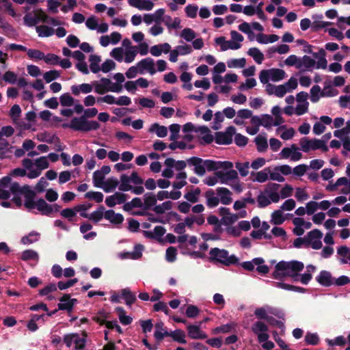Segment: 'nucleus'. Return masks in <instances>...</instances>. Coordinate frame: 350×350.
Returning <instances> with one entry per match:
<instances>
[{
  "instance_id": "obj_1",
  "label": "nucleus",
  "mask_w": 350,
  "mask_h": 350,
  "mask_svg": "<svg viewBox=\"0 0 350 350\" xmlns=\"http://www.w3.org/2000/svg\"><path fill=\"white\" fill-rule=\"evenodd\" d=\"M304 268L302 262L298 260L280 261L275 266V271L272 273L274 279L280 280L285 277H291L294 281L297 280L298 272L301 271Z\"/></svg>"
},
{
  "instance_id": "obj_2",
  "label": "nucleus",
  "mask_w": 350,
  "mask_h": 350,
  "mask_svg": "<svg viewBox=\"0 0 350 350\" xmlns=\"http://www.w3.org/2000/svg\"><path fill=\"white\" fill-rule=\"evenodd\" d=\"M22 194L25 196L24 205L27 209L36 208L43 215L50 216L53 213V208L44 199L40 198L34 201L36 192L31 189L29 185L23 186Z\"/></svg>"
},
{
  "instance_id": "obj_3",
  "label": "nucleus",
  "mask_w": 350,
  "mask_h": 350,
  "mask_svg": "<svg viewBox=\"0 0 350 350\" xmlns=\"http://www.w3.org/2000/svg\"><path fill=\"white\" fill-rule=\"evenodd\" d=\"M209 254V260L212 262H219L225 266H230L239 262V258L234 254L229 256L228 251L225 249L211 248Z\"/></svg>"
},
{
  "instance_id": "obj_4",
  "label": "nucleus",
  "mask_w": 350,
  "mask_h": 350,
  "mask_svg": "<svg viewBox=\"0 0 350 350\" xmlns=\"http://www.w3.org/2000/svg\"><path fill=\"white\" fill-rule=\"evenodd\" d=\"M98 113L96 108H90L84 110V113L81 116L77 118L75 120H79L83 132H88L90 131H96L100 128V124L96 120H88L87 118H94Z\"/></svg>"
},
{
  "instance_id": "obj_5",
  "label": "nucleus",
  "mask_w": 350,
  "mask_h": 350,
  "mask_svg": "<svg viewBox=\"0 0 350 350\" xmlns=\"http://www.w3.org/2000/svg\"><path fill=\"white\" fill-rule=\"evenodd\" d=\"M236 129L233 126H228L224 132H216L215 142L219 145H229L232 143V137L235 134Z\"/></svg>"
},
{
  "instance_id": "obj_6",
  "label": "nucleus",
  "mask_w": 350,
  "mask_h": 350,
  "mask_svg": "<svg viewBox=\"0 0 350 350\" xmlns=\"http://www.w3.org/2000/svg\"><path fill=\"white\" fill-rule=\"evenodd\" d=\"M251 330L257 336L258 341L260 343L267 341L269 338V335L267 334L269 327L261 321H257L254 323L251 327Z\"/></svg>"
},
{
  "instance_id": "obj_7",
  "label": "nucleus",
  "mask_w": 350,
  "mask_h": 350,
  "mask_svg": "<svg viewBox=\"0 0 350 350\" xmlns=\"http://www.w3.org/2000/svg\"><path fill=\"white\" fill-rule=\"evenodd\" d=\"M280 187V185L278 183H269L264 190V193L266 194L271 200L277 203L280 200V194L278 193V190Z\"/></svg>"
},
{
  "instance_id": "obj_8",
  "label": "nucleus",
  "mask_w": 350,
  "mask_h": 350,
  "mask_svg": "<svg viewBox=\"0 0 350 350\" xmlns=\"http://www.w3.org/2000/svg\"><path fill=\"white\" fill-rule=\"evenodd\" d=\"M187 330L189 337L191 339L202 340L207 338V334L200 329L199 325L189 324L187 326Z\"/></svg>"
},
{
  "instance_id": "obj_9",
  "label": "nucleus",
  "mask_w": 350,
  "mask_h": 350,
  "mask_svg": "<svg viewBox=\"0 0 350 350\" xmlns=\"http://www.w3.org/2000/svg\"><path fill=\"white\" fill-rule=\"evenodd\" d=\"M105 208L103 206H100L97 210L92 212L91 214H88L85 212H82L80 213V216L83 218H87L94 223H98L100 221L103 217H105Z\"/></svg>"
},
{
  "instance_id": "obj_10",
  "label": "nucleus",
  "mask_w": 350,
  "mask_h": 350,
  "mask_svg": "<svg viewBox=\"0 0 350 350\" xmlns=\"http://www.w3.org/2000/svg\"><path fill=\"white\" fill-rule=\"evenodd\" d=\"M187 163L190 165L194 166V172L198 174V176H203L205 172V166L203 163V159L197 157H192L187 159Z\"/></svg>"
},
{
  "instance_id": "obj_11",
  "label": "nucleus",
  "mask_w": 350,
  "mask_h": 350,
  "mask_svg": "<svg viewBox=\"0 0 350 350\" xmlns=\"http://www.w3.org/2000/svg\"><path fill=\"white\" fill-rule=\"evenodd\" d=\"M137 66L139 68V72L141 74L144 73V70H148L150 75H154L156 72L154 60L150 57H147L139 61L137 64Z\"/></svg>"
},
{
  "instance_id": "obj_12",
  "label": "nucleus",
  "mask_w": 350,
  "mask_h": 350,
  "mask_svg": "<svg viewBox=\"0 0 350 350\" xmlns=\"http://www.w3.org/2000/svg\"><path fill=\"white\" fill-rule=\"evenodd\" d=\"M333 280L331 273L325 270L321 271L319 275L316 277L317 282L326 287L334 284Z\"/></svg>"
},
{
  "instance_id": "obj_13",
  "label": "nucleus",
  "mask_w": 350,
  "mask_h": 350,
  "mask_svg": "<svg viewBox=\"0 0 350 350\" xmlns=\"http://www.w3.org/2000/svg\"><path fill=\"white\" fill-rule=\"evenodd\" d=\"M215 174L220 180L221 183H227L228 180H234L238 177V174L234 170H230L226 172L217 171Z\"/></svg>"
},
{
  "instance_id": "obj_14",
  "label": "nucleus",
  "mask_w": 350,
  "mask_h": 350,
  "mask_svg": "<svg viewBox=\"0 0 350 350\" xmlns=\"http://www.w3.org/2000/svg\"><path fill=\"white\" fill-rule=\"evenodd\" d=\"M165 232L166 230L164 227L157 226L154 227V232L144 230L142 233L146 238L160 241Z\"/></svg>"
},
{
  "instance_id": "obj_15",
  "label": "nucleus",
  "mask_w": 350,
  "mask_h": 350,
  "mask_svg": "<svg viewBox=\"0 0 350 350\" xmlns=\"http://www.w3.org/2000/svg\"><path fill=\"white\" fill-rule=\"evenodd\" d=\"M319 143V139L315 138L308 139L307 137H303L300 140L301 148L305 152H307L310 150H318V147H317L316 145H318Z\"/></svg>"
},
{
  "instance_id": "obj_16",
  "label": "nucleus",
  "mask_w": 350,
  "mask_h": 350,
  "mask_svg": "<svg viewBox=\"0 0 350 350\" xmlns=\"http://www.w3.org/2000/svg\"><path fill=\"white\" fill-rule=\"evenodd\" d=\"M101 83L94 81L93 85L95 88V92L99 94H104L109 92V85L111 84V81L109 79L103 77L100 79Z\"/></svg>"
},
{
  "instance_id": "obj_17",
  "label": "nucleus",
  "mask_w": 350,
  "mask_h": 350,
  "mask_svg": "<svg viewBox=\"0 0 350 350\" xmlns=\"http://www.w3.org/2000/svg\"><path fill=\"white\" fill-rule=\"evenodd\" d=\"M130 5L139 10H151L154 3L150 0H128Z\"/></svg>"
},
{
  "instance_id": "obj_18",
  "label": "nucleus",
  "mask_w": 350,
  "mask_h": 350,
  "mask_svg": "<svg viewBox=\"0 0 350 350\" xmlns=\"http://www.w3.org/2000/svg\"><path fill=\"white\" fill-rule=\"evenodd\" d=\"M105 218L115 225L121 224L124 221V217L121 213H116L112 209L105 212Z\"/></svg>"
},
{
  "instance_id": "obj_19",
  "label": "nucleus",
  "mask_w": 350,
  "mask_h": 350,
  "mask_svg": "<svg viewBox=\"0 0 350 350\" xmlns=\"http://www.w3.org/2000/svg\"><path fill=\"white\" fill-rule=\"evenodd\" d=\"M216 191L217 195L220 196V202L223 204L228 205L232 202V192L228 189L226 187H218Z\"/></svg>"
},
{
  "instance_id": "obj_20",
  "label": "nucleus",
  "mask_w": 350,
  "mask_h": 350,
  "mask_svg": "<svg viewBox=\"0 0 350 350\" xmlns=\"http://www.w3.org/2000/svg\"><path fill=\"white\" fill-rule=\"evenodd\" d=\"M156 195L152 192H148L144 196V209L150 210L157 204Z\"/></svg>"
},
{
  "instance_id": "obj_21",
  "label": "nucleus",
  "mask_w": 350,
  "mask_h": 350,
  "mask_svg": "<svg viewBox=\"0 0 350 350\" xmlns=\"http://www.w3.org/2000/svg\"><path fill=\"white\" fill-rule=\"evenodd\" d=\"M72 93L75 96H78L81 92L88 94L92 91V85L89 83H82L79 85H73L70 88Z\"/></svg>"
},
{
  "instance_id": "obj_22",
  "label": "nucleus",
  "mask_w": 350,
  "mask_h": 350,
  "mask_svg": "<svg viewBox=\"0 0 350 350\" xmlns=\"http://www.w3.org/2000/svg\"><path fill=\"white\" fill-rule=\"evenodd\" d=\"M206 198V204L209 208L216 207L219 203L218 197L215 196V191L213 189H208L205 193Z\"/></svg>"
},
{
  "instance_id": "obj_23",
  "label": "nucleus",
  "mask_w": 350,
  "mask_h": 350,
  "mask_svg": "<svg viewBox=\"0 0 350 350\" xmlns=\"http://www.w3.org/2000/svg\"><path fill=\"white\" fill-rule=\"evenodd\" d=\"M121 295L125 299L126 304L129 306L137 300L135 294L131 292L129 288L122 289Z\"/></svg>"
},
{
  "instance_id": "obj_24",
  "label": "nucleus",
  "mask_w": 350,
  "mask_h": 350,
  "mask_svg": "<svg viewBox=\"0 0 350 350\" xmlns=\"http://www.w3.org/2000/svg\"><path fill=\"white\" fill-rule=\"evenodd\" d=\"M115 310L118 312L120 321L122 325H128L132 323V317L126 315V312L122 307L118 306L115 308Z\"/></svg>"
},
{
  "instance_id": "obj_25",
  "label": "nucleus",
  "mask_w": 350,
  "mask_h": 350,
  "mask_svg": "<svg viewBox=\"0 0 350 350\" xmlns=\"http://www.w3.org/2000/svg\"><path fill=\"white\" fill-rule=\"evenodd\" d=\"M101 61L100 56L98 55H91L89 57L90 69L93 73H98L100 70L99 63Z\"/></svg>"
},
{
  "instance_id": "obj_26",
  "label": "nucleus",
  "mask_w": 350,
  "mask_h": 350,
  "mask_svg": "<svg viewBox=\"0 0 350 350\" xmlns=\"http://www.w3.org/2000/svg\"><path fill=\"white\" fill-rule=\"evenodd\" d=\"M118 185V180L116 178L111 177L104 182L101 188H103L106 193H109L115 189Z\"/></svg>"
},
{
  "instance_id": "obj_27",
  "label": "nucleus",
  "mask_w": 350,
  "mask_h": 350,
  "mask_svg": "<svg viewBox=\"0 0 350 350\" xmlns=\"http://www.w3.org/2000/svg\"><path fill=\"white\" fill-rule=\"evenodd\" d=\"M256 145L257 150L259 152H263L267 150L268 148V143L267 138L261 135H258L254 139Z\"/></svg>"
},
{
  "instance_id": "obj_28",
  "label": "nucleus",
  "mask_w": 350,
  "mask_h": 350,
  "mask_svg": "<svg viewBox=\"0 0 350 350\" xmlns=\"http://www.w3.org/2000/svg\"><path fill=\"white\" fill-rule=\"evenodd\" d=\"M247 54L252 57L258 64H262L264 60V55L258 48H250L247 51Z\"/></svg>"
},
{
  "instance_id": "obj_29",
  "label": "nucleus",
  "mask_w": 350,
  "mask_h": 350,
  "mask_svg": "<svg viewBox=\"0 0 350 350\" xmlns=\"http://www.w3.org/2000/svg\"><path fill=\"white\" fill-rule=\"evenodd\" d=\"M150 132H155L159 137H164L167 135V129L165 126H161L158 123L152 124Z\"/></svg>"
},
{
  "instance_id": "obj_30",
  "label": "nucleus",
  "mask_w": 350,
  "mask_h": 350,
  "mask_svg": "<svg viewBox=\"0 0 350 350\" xmlns=\"http://www.w3.org/2000/svg\"><path fill=\"white\" fill-rule=\"evenodd\" d=\"M285 221V217L283 215L282 211L276 210L271 213V223L274 225H281Z\"/></svg>"
},
{
  "instance_id": "obj_31",
  "label": "nucleus",
  "mask_w": 350,
  "mask_h": 350,
  "mask_svg": "<svg viewBox=\"0 0 350 350\" xmlns=\"http://www.w3.org/2000/svg\"><path fill=\"white\" fill-rule=\"evenodd\" d=\"M120 185L119 186V190L122 191H128L132 189V186L129 184L131 180L130 176L126 174H122L120 176Z\"/></svg>"
},
{
  "instance_id": "obj_32",
  "label": "nucleus",
  "mask_w": 350,
  "mask_h": 350,
  "mask_svg": "<svg viewBox=\"0 0 350 350\" xmlns=\"http://www.w3.org/2000/svg\"><path fill=\"white\" fill-rule=\"evenodd\" d=\"M36 31L40 37H49L54 33V29L46 25L36 27Z\"/></svg>"
},
{
  "instance_id": "obj_33",
  "label": "nucleus",
  "mask_w": 350,
  "mask_h": 350,
  "mask_svg": "<svg viewBox=\"0 0 350 350\" xmlns=\"http://www.w3.org/2000/svg\"><path fill=\"white\" fill-rule=\"evenodd\" d=\"M171 337L173 340L178 342L180 344H186L187 340H185V333L183 330L178 329L172 332Z\"/></svg>"
},
{
  "instance_id": "obj_34",
  "label": "nucleus",
  "mask_w": 350,
  "mask_h": 350,
  "mask_svg": "<svg viewBox=\"0 0 350 350\" xmlns=\"http://www.w3.org/2000/svg\"><path fill=\"white\" fill-rule=\"evenodd\" d=\"M271 79L273 81H279L283 79L285 77V72L279 68L270 69Z\"/></svg>"
},
{
  "instance_id": "obj_35",
  "label": "nucleus",
  "mask_w": 350,
  "mask_h": 350,
  "mask_svg": "<svg viewBox=\"0 0 350 350\" xmlns=\"http://www.w3.org/2000/svg\"><path fill=\"white\" fill-rule=\"evenodd\" d=\"M59 101L63 107H71L74 105L75 99L69 93H64L59 97Z\"/></svg>"
},
{
  "instance_id": "obj_36",
  "label": "nucleus",
  "mask_w": 350,
  "mask_h": 350,
  "mask_svg": "<svg viewBox=\"0 0 350 350\" xmlns=\"http://www.w3.org/2000/svg\"><path fill=\"white\" fill-rule=\"evenodd\" d=\"M268 174H270V168L266 167L263 170L258 172L256 174V178L254 179V181H256L258 183H265L268 179Z\"/></svg>"
},
{
  "instance_id": "obj_37",
  "label": "nucleus",
  "mask_w": 350,
  "mask_h": 350,
  "mask_svg": "<svg viewBox=\"0 0 350 350\" xmlns=\"http://www.w3.org/2000/svg\"><path fill=\"white\" fill-rule=\"evenodd\" d=\"M286 65L289 66H295L297 68L302 66L301 61L295 55H289L284 61Z\"/></svg>"
},
{
  "instance_id": "obj_38",
  "label": "nucleus",
  "mask_w": 350,
  "mask_h": 350,
  "mask_svg": "<svg viewBox=\"0 0 350 350\" xmlns=\"http://www.w3.org/2000/svg\"><path fill=\"white\" fill-rule=\"evenodd\" d=\"M103 197H104L103 194L99 191H90L87 192L85 194V198L90 199V200H94L97 203H100V202H103Z\"/></svg>"
},
{
  "instance_id": "obj_39",
  "label": "nucleus",
  "mask_w": 350,
  "mask_h": 350,
  "mask_svg": "<svg viewBox=\"0 0 350 350\" xmlns=\"http://www.w3.org/2000/svg\"><path fill=\"white\" fill-rule=\"evenodd\" d=\"M60 215L68 221H73V217L76 216L77 211H75V206L73 208H66L60 212Z\"/></svg>"
},
{
  "instance_id": "obj_40",
  "label": "nucleus",
  "mask_w": 350,
  "mask_h": 350,
  "mask_svg": "<svg viewBox=\"0 0 350 350\" xmlns=\"http://www.w3.org/2000/svg\"><path fill=\"white\" fill-rule=\"evenodd\" d=\"M266 194L260 193L257 197L258 206L259 208H265L271 203V199L265 196Z\"/></svg>"
},
{
  "instance_id": "obj_41",
  "label": "nucleus",
  "mask_w": 350,
  "mask_h": 350,
  "mask_svg": "<svg viewBox=\"0 0 350 350\" xmlns=\"http://www.w3.org/2000/svg\"><path fill=\"white\" fill-rule=\"evenodd\" d=\"M105 176L99 170H96L93 174V183L94 187L101 188L104 183Z\"/></svg>"
},
{
  "instance_id": "obj_42",
  "label": "nucleus",
  "mask_w": 350,
  "mask_h": 350,
  "mask_svg": "<svg viewBox=\"0 0 350 350\" xmlns=\"http://www.w3.org/2000/svg\"><path fill=\"white\" fill-rule=\"evenodd\" d=\"M40 236V234L36 232H31L28 235L23 237L21 239V243L24 245H28L37 241V237Z\"/></svg>"
},
{
  "instance_id": "obj_43",
  "label": "nucleus",
  "mask_w": 350,
  "mask_h": 350,
  "mask_svg": "<svg viewBox=\"0 0 350 350\" xmlns=\"http://www.w3.org/2000/svg\"><path fill=\"white\" fill-rule=\"evenodd\" d=\"M322 237L323 233L318 229L310 231L307 234V237H306L307 240V245H309L311 241L320 239Z\"/></svg>"
},
{
  "instance_id": "obj_44",
  "label": "nucleus",
  "mask_w": 350,
  "mask_h": 350,
  "mask_svg": "<svg viewBox=\"0 0 350 350\" xmlns=\"http://www.w3.org/2000/svg\"><path fill=\"white\" fill-rule=\"evenodd\" d=\"M321 92L322 91H321V87L319 85H314L310 89V100L312 103L318 102L319 100Z\"/></svg>"
},
{
  "instance_id": "obj_45",
  "label": "nucleus",
  "mask_w": 350,
  "mask_h": 350,
  "mask_svg": "<svg viewBox=\"0 0 350 350\" xmlns=\"http://www.w3.org/2000/svg\"><path fill=\"white\" fill-rule=\"evenodd\" d=\"M180 37L187 42H191L196 38V34L193 29L190 28H185L180 33Z\"/></svg>"
},
{
  "instance_id": "obj_46",
  "label": "nucleus",
  "mask_w": 350,
  "mask_h": 350,
  "mask_svg": "<svg viewBox=\"0 0 350 350\" xmlns=\"http://www.w3.org/2000/svg\"><path fill=\"white\" fill-rule=\"evenodd\" d=\"M198 10V6L194 4H189L185 8L187 16L191 18H195L197 16Z\"/></svg>"
},
{
  "instance_id": "obj_47",
  "label": "nucleus",
  "mask_w": 350,
  "mask_h": 350,
  "mask_svg": "<svg viewBox=\"0 0 350 350\" xmlns=\"http://www.w3.org/2000/svg\"><path fill=\"white\" fill-rule=\"evenodd\" d=\"M239 219V216L237 214H232L230 213L226 217H223L221 220L223 225L226 226H230L232 224L235 223Z\"/></svg>"
},
{
  "instance_id": "obj_48",
  "label": "nucleus",
  "mask_w": 350,
  "mask_h": 350,
  "mask_svg": "<svg viewBox=\"0 0 350 350\" xmlns=\"http://www.w3.org/2000/svg\"><path fill=\"white\" fill-rule=\"evenodd\" d=\"M305 342L307 345H317L319 342V337L317 334L308 332L305 336Z\"/></svg>"
},
{
  "instance_id": "obj_49",
  "label": "nucleus",
  "mask_w": 350,
  "mask_h": 350,
  "mask_svg": "<svg viewBox=\"0 0 350 350\" xmlns=\"http://www.w3.org/2000/svg\"><path fill=\"white\" fill-rule=\"evenodd\" d=\"M235 167L239 170L241 176L245 177L248 174V173H249L248 169L250 167L249 162H245L243 163H240V162H237L235 163Z\"/></svg>"
},
{
  "instance_id": "obj_50",
  "label": "nucleus",
  "mask_w": 350,
  "mask_h": 350,
  "mask_svg": "<svg viewBox=\"0 0 350 350\" xmlns=\"http://www.w3.org/2000/svg\"><path fill=\"white\" fill-rule=\"evenodd\" d=\"M62 127L64 129L70 128L74 131L83 132V128L81 127L79 120L76 121L75 118H73L71 120L70 124H67V123L63 124Z\"/></svg>"
},
{
  "instance_id": "obj_51",
  "label": "nucleus",
  "mask_w": 350,
  "mask_h": 350,
  "mask_svg": "<svg viewBox=\"0 0 350 350\" xmlns=\"http://www.w3.org/2000/svg\"><path fill=\"white\" fill-rule=\"evenodd\" d=\"M27 53L28 57L31 59L41 60L44 57V53L38 49H27Z\"/></svg>"
},
{
  "instance_id": "obj_52",
  "label": "nucleus",
  "mask_w": 350,
  "mask_h": 350,
  "mask_svg": "<svg viewBox=\"0 0 350 350\" xmlns=\"http://www.w3.org/2000/svg\"><path fill=\"white\" fill-rule=\"evenodd\" d=\"M38 255L36 252L31 250H26L23 252L21 255V260L27 261L32 259H38Z\"/></svg>"
},
{
  "instance_id": "obj_53",
  "label": "nucleus",
  "mask_w": 350,
  "mask_h": 350,
  "mask_svg": "<svg viewBox=\"0 0 350 350\" xmlns=\"http://www.w3.org/2000/svg\"><path fill=\"white\" fill-rule=\"evenodd\" d=\"M229 68H243L246 64V60L245 58L233 59L227 62Z\"/></svg>"
},
{
  "instance_id": "obj_54",
  "label": "nucleus",
  "mask_w": 350,
  "mask_h": 350,
  "mask_svg": "<svg viewBox=\"0 0 350 350\" xmlns=\"http://www.w3.org/2000/svg\"><path fill=\"white\" fill-rule=\"evenodd\" d=\"M140 325L142 329V332L144 334L148 332H150L153 328L152 320H140L139 321Z\"/></svg>"
},
{
  "instance_id": "obj_55",
  "label": "nucleus",
  "mask_w": 350,
  "mask_h": 350,
  "mask_svg": "<svg viewBox=\"0 0 350 350\" xmlns=\"http://www.w3.org/2000/svg\"><path fill=\"white\" fill-rule=\"evenodd\" d=\"M177 250L174 247H169L166 250L165 258L168 262H174L176 258Z\"/></svg>"
},
{
  "instance_id": "obj_56",
  "label": "nucleus",
  "mask_w": 350,
  "mask_h": 350,
  "mask_svg": "<svg viewBox=\"0 0 350 350\" xmlns=\"http://www.w3.org/2000/svg\"><path fill=\"white\" fill-rule=\"evenodd\" d=\"M57 288V284L56 285L54 283H50L49 284L46 285L44 288L39 291V295L41 296L48 295L50 293L56 291Z\"/></svg>"
},
{
  "instance_id": "obj_57",
  "label": "nucleus",
  "mask_w": 350,
  "mask_h": 350,
  "mask_svg": "<svg viewBox=\"0 0 350 350\" xmlns=\"http://www.w3.org/2000/svg\"><path fill=\"white\" fill-rule=\"evenodd\" d=\"M234 142L239 147L245 146L248 142V138L241 133L234 134Z\"/></svg>"
},
{
  "instance_id": "obj_58",
  "label": "nucleus",
  "mask_w": 350,
  "mask_h": 350,
  "mask_svg": "<svg viewBox=\"0 0 350 350\" xmlns=\"http://www.w3.org/2000/svg\"><path fill=\"white\" fill-rule=\"evenodd\" d=\"M78 282L77 278H73L71 280H68L66 282L59 281L57 283V287L60 290H65L66 288H68L72 286H74L77 282Z\"/></svg>"
},
{
  "instance_id": "obj_59",
  "label": "nucleus",
  "mask_w": 350,
  "mask_h": 350,
  "mask_svg": "<svg viewBox=\"0 0 350 350\" xmlns=\"http://www.w3.org/2000/svg\"><path fill=\"white\" fill-rule=\"evenodd\" d=\"M3 79L7 83L14 84L17 80V75L14 72L8 70L4 73Z\"/></svg>"
},
{
  "instance_id": "obj_60",
  "label": "nucleus",
  "mask_w": 350,
  "mask_h": 350,
  "mask_svg": "<svg viewBox=\"0 0 350 350\" xmlns=\"http://www.w3.org/2000/svg\"><path fill=\"white\" fill-rule=\"evenodd\" d=\"M59 77V72L55 70H49L44 74V79L46 83H50L52 81L57 79Z\"/></svg>"
},
{
  "instance_id": "obj_61",
  "label": "nucleus",
  "mask_w": 350,
  "mask_h": 350,
  "mask_svg": "<svg viewBox=\"0 0 350 350\" xmlns=\"http://www.w3.org/2000/svg\"><path fill=\"white\" fill-rule=\"evenodd\" d=\"M36 18H38V23L42 21L43 23H48L49 16H47L44 10L41 8L36 9L33 11Z\"/></svg>"
},
{
  "instance_id": "obj_62",
  "label": "nucleus",
  "mask_w": 350,
  "mask_h": 350,
  "mask_svg": "<svg viewBox=\"0 0 350 350\" xmlns=\"http://www.w3.org/2000/svg\"><path fill=\"white\" fill-rule=\"evenodd\" d=\"M262 124L261 126L267 129H270L273 124V118L269 114H262L261 116Z\"/></svg>"
},
{
  "instance_id": "obj_63",
  "label": "nucleus",
  "mask_w": 350,
  "mask_h": 350,
  "mask_svg": "<svg viewBox=\"0 0 350 350\" xmlns=\"http://www.w3.org/2000/svg\"><path fill=\"white\" fill-rule=\"evenodd\" d=\"M337 90L333 89L331 85H325L321 92L322 97H332L337 94Z\"/></svg>"
},
{
  "instance_id": "obj_64",
  "label": "nucleus",
  "mask_w": 350,
  "mask_h": 350,
  "mask_svg": "<svg viewBox=\"0 0 350 350\" xmlns=\"http://www.w3.org/2000/svg\"><path fill=\"white\" fill-rule=\"evenodd\" d=\"M43 59L46 64L57 65L59 64V57L55 54L49 53L44 55Z\"/></svg>"
}]
</instances>
